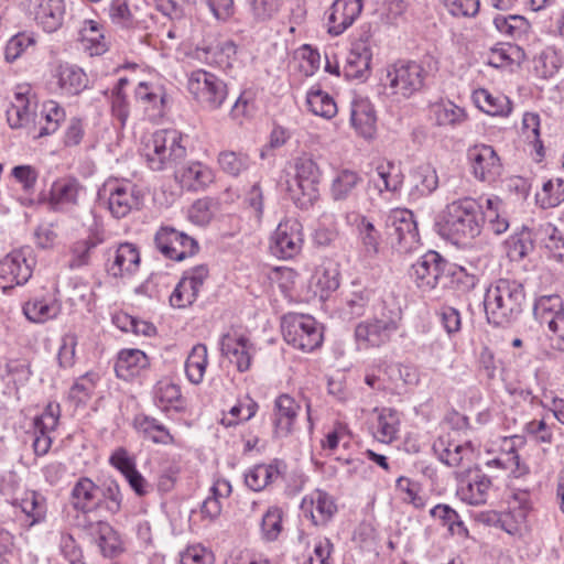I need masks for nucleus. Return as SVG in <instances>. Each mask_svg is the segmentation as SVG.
<instances>
[{"instance_id":"f257e3e1","label":"nucleus","mask_w":564,"mask_h":564,"mask_svg":"<svg viewBox=\"0 0 564 564\" xmlns=\"http://www.w3.org/2000/svg\"><path fill=\"white\" fill-rule=\"evenodd\" d=\"M485 224L481 204L471 197H464L447 204L435 221L437 232L458 245L480 235Z\"/></svg>"},{"instance_id":"f03ea898","label":"nucleus","mask_w":564,"mask_h":564,"mask_svg":"<svg viewBox=\"0 0 564 564\" xmlns=\"http://www.w3.org/2000/svg\"><path fill=\"white\" fill-rule=\"evenodd\" d=\"M525 290L513 279H498L486 290L484 308L488 324L507 328L519 321L525 306Z\"/></svg>"},{"instance_id":"7ed1b4c3","label":"nucleus","mask_w":564,"mask_h":564,"mask_svg":"<svg viewBox=\"0 0 564 564\" xmlns=\"http://www.w3.org/2000/svg\"><path fill=\"white\" fill-rule=\"evenodd\" d=\"M144 151L148 166L158 172L176 169L187 154L184 137L174 129L155 131Z\"/></svg>"},{"instance_id":"20e7f679","label":"nucleus","mask_w":564,"mask_h":564,"mask_svg":"<svg viewBox=\"0 0 564 564\" xmlns=\"http://www.w3.org/2000/svg\"><path fill=\"white\" fill-rule=\"evenodd\" d=\"M427 76L429 72L419 62L399 59L387 67L381 82L389 95L408 99L425 88Z\"/></svg>"},{"instance_id":"39448f33","label":"nucleus","mask_w":564,"mask_h":564,"mask_svg":"<svg viewBox=\"0 0 564 564\" xmlns=\"http://www.w3.org/2000/svg\"><path fill=\"white\" fill-rule=\"evenodd\" d=\"M319 178L321 171L311 156L303 155L296 159L295 176L289 185V192L299 208L308 209L317 202Z\"/></svg>"},{"instance_id":"423d86ee","label":"nucleus","mask_w":564,"mask_h":564,"mask_svg":"<svg viewBox=\"0 0 564 564\" xmlns=\"http://www.w3.org/2000/svg\"><path fill=\"white\" fill-rule=\"evenodd\" d=\"M187 89L207 110L219 109L228 97L227 84L213 73L197 69L191 73Z\"/></svg>"},{"instance_id":"0eeeda50","label":"nucleus","mask_w":564,"mask_h":564,"mask_svg":"<svg viewBox=\"0 0 564 564\" xmlns=\"http://www.w3.org/2000/svg\"><path fill=\"white\" fill-rule=\"evenodd\" d=\"M399 315L393 312H381L372 318L358 323L355 327V338L366 348H379L388 344L399 328Z\"/></svg>"},{"instance_id":"6e6552de","label":"nucleus","mask_w":564,"mask_h":564,"mask_svg":"<svg viewBox=\"0 0 564 564\" xmlns=\"http://www.w3.org/2000/svg\"><path fill=\"white\" fill-rule=\"evenodd\" d=\"M533 316L541 324H546L551 333V346L564 351V306L560 295H542L533 305Z\"/></svg>"},{"instance_id":"1a4fd4ad","label":"nucleus","mask_w":564,"mask_h":564,"mask_svg":"<svg viewBox=\"0 0 564 564\" xmlns=\"http://www.w3.org/2000/svg\"><path fill=\"white\" fill-rule=\"evenodd\" d=\"M282 333L288 344L306 352L319 347L323 340L322 332L318 329L316 321L311 316L293 315L284 317Z\"/></svg>"},{"instance_id":"9d476101","label":"nucleus","mask_w":564,"mask_h":564,"mask_svg":"<svg viewBox=\"0 0 564 564\" xmlns=\"http://www.w3.org/2000/svg\"><path fill=\"white\" fill-rule=\"evenodd\" d=\"M447 265L438 252L430 250L411 265L409 276L421 291L429 292L447 280Z\"/></svg>"},{"instance_id":"9b49d317","label":"nucleus","mask_w":564,"mask_h":564,"mask_svg":"<svg viewBox=\"0 0 564 564\" xmlns=\"http://www.w3.org/2000/svg\"><path fill=\"white\" fill-rule=\"evenodd\" d=\"M304 242L303 226L296 218L281 220L274 230L270 250L280 259H291L300 253Z\"/></svg>"},{"instance_id":"f8f14e48","label":"nucleus","mask_w":564,"mask_h":564,"mask_svg":"<svg viewBox=\"0 0 564 564\" xmlns=\"http://www.w3.org/2000/svg\"><path fill=\"white\" fill-rule=\"evenodd\" d=\"M154 243L165 258L175 261L194 256L199 248L193 237L170 226H163L156 231Z\"/></svg>"},{"instance_id":"ddd939ff","label":"nucleus","mask_w":564,"mask_h":564,"mask_svg":"<svg viewBox=\"0 0 564 564\" xmlns=\"http://www.w3.org/2000/svg\"><path fill=\"white\" fill-rule=\"evenodd\" d=\"M31 249L12 251L0 260V285L3 290L22 285L32 276L34 259Z\"/></svg>"},{"instance_id":"4468645a","label":"nucleus","mask_w":564,"mask_h":564,"mask_svg":"<svg viewBox=\"0 0 564 564\" xmlns=\"http://www.w3.org/2000/svg\"><path fill=\"white\" fill-rule=\"evenodd\" d=\"M388 234L398 241L401 251L408 252L420 242L414 214L405 208L392 209L386 220Z\"/></svg>"},{"instance_id":"2eb2a0df","label":"nucleus","mask_w":564,"mask_h":564,"mask_svg":"<svg viewBox=\"0 0 564 564\" xmlns=\"http://www.w3.org/2000/svg\"><path fill=\"white\" fill-rule=\"evenodd\" d=\"M471 174L481 182L492 183L502 172V164L491 145L476 144L467 150Z\"/></svg>"},{"instance_id":"dca6fc26","label":"nucleus","mask_w":564,"mask_h":564,"mask_svg":"<svg viewBox=\"0 0 564 564\" xmlns=\"http://www.w3.org/2000/svg\"><path fill=\"white\" fill-rule=\"evenodd\" d=\"M142 204V195L135 185L113 184L109 185L108 208L115 218H123L133 209H139Z\"/></svg>"},{"instance_id":"f3484780","label":"nucleus","mask_w":564,"mask_h":564,"mask_svg":"<svg viewBox=\"0 0 564 564\" xmlns=\"http://www.w3.org/2000/svg\"><path fill=\"white\" fill-rule=\"evenodd\" d=\"M29 86H20L7 109V121L12 129L24 128L35 121L36 102L32 100Z\"/></svg>"},{"instance_id":"a211bd4d","label":"nucleus","mask_w":564,"mask_h":564,"mask_svg":"<svg viewBox=\"0 0 564 564\" xmlns=\"http://www.w3.org/2000/svg\"><path fill=\"white\" fill-rule=\"evenodd\" d=\"M362 10L361 0H335L328 14V33L335 36L343 34Z\"/></svg>"},{"instance_id":"6ab92c4d","label":"nucleus","mask_w":564,"mask_h":564,"mask_svg":"<svg viewBox=\"0 0 564 564\" xmlns=\"http://www.w3.org/2000/svg\"><path fill=\"white\" fill-rule=\"evenodd\" d=\"M301 509L305 517H310L314 525H325L336 513L337 506L327 492L315 490L303 498Z\"/></svg>"},{"instance_id":"aec40b11","label":"nucleus","mask_w":564,"mask_h":564,"mask_svg":"<svg viewBox=\"0 0 564 564\" xmlns=\"http://www.w3.org/2000/svg\"><path fill=\"white\" fill-rule=\"evenodd\" d=\"M84 218L83 227H86L87 238L76 242L73 249V267L88 264L90 251L104 241L101 227L93 213L86 212Z\"/></svg>"},{"instance_id":"412c9836","label":"nucleus","mask_w":564,"mask_h":564,"mask_svg":"<svg viewBox=\"0 0 564 564\" xmlns=\"http://www.w3.org/2000/svg\"><path fill=\"white\" fill-rule=\"evenodd\" d=\"M530 509L528 492H516L509 502V511L501 513L499 528L510 535L518 534L527 521Z\"/></svg>"},{"instance_id":"4be33fe9","label":"nucleus","mask_w":564,"mask_h":564,"mask_svg":"<svg viewBox=\"0 0 564 564\" xmlns=\"http://www.w3.org/2000/svg\"><path fill=\"white\" fill-rule=\"evenodd\" d=\"M433 449L440 460L449 467L460 466L464 459H470L473 456V445L470 442L458 443L451 438V435L440 436L433 444Z\"/></svg>"},{"instance_id":"5701e85b","label":"nucleus","mask_w":564,"mask_h":564,"mask_svg":"<svg viewBox=\"0 0 564 564\" xmlns=\"http://www.w3.org/2000/svg\"><path fill=\"white\" fill-rule=\"evenodd\" d=\"M350 122L365 139H371L376 132L377 116L368 98L355 97L350 104Z\"/></svg>"},{"instance_id":"b1692460","label":"nucleus","mask_w":564,"mask_h":564,"mask_svg":"<svg viewBox=\"0 0 564 564\" xmlns=\"http://www.w3.org/2000/svg\"><path fill=\"white\" fill-rule=\"evenodd\" d=\"M236 53L237 46L230 40L202 44L195 50V55L198 59L221 68L231 66V59L236 56Z\"/></svg>"},{"instance_id":"393cba45","label":"nucleus","mask_w":564,"mask_h":564,"mask_svg":"<svg viewBox=\"0 0 564 564\" xmlns=\"http://www.w3.org/2000/svg\"><path fill=\"white\" fill-rule=\"evenodd\" d=\"M34 19L44 31L55 32L63 23L64 0H31Z\"/></svg>"},{"instance_id":"a878e982","label":"nucleus","mask_w":564,"mask_h":564,"mask_svg":"<svg viewBox=\"0 0 564 564\" xmlns=\"http://www.w3.org/2000/svg\"><path fill=\"white\" fill-rule=\"evenodd\" d=\"M301 406L289 394H280L274 401V429L278 436H286L292 432Z\"/></svg>"},{"instance_id":"bb28decb","label":"nucleus","mask_w":564,"mask_h":564,"mask_svg":"<svg viewBox=\"0 0 564 564\" xmlns=\"http://www.w3.org/2000/svg\"><path fill=\"white\" fill-rule=\"evenodd\" d=\"M175 178L181 186L187 191H198L205 188L214 181L213 171L199 163L193 162L187 165L175 169Z\"/></svg>"},{"instance_id":"cd10ccee","label":"nucleus","mask_w":564,"mask_h":564,"mask_svg":"<svg viewBox=\"0 0 564 564\" xmlns=\"http://www.w3.org/2000/svg\"><path fill=\"white\" fill-rule=\"evenodd\" d=\"M251 344L248 338L240 336L234 338L230 335H224L220 340V350L230 362L235 364L240 372L247 371L251 365L250 355Z\"/></svg>"},{"instance_id":"c85d7f7f","label":"nucleus","mask_w":564,"mask_h":564,"mask_svg":"<svg viewBox=\"0 0 564 564\" xmlns=\"http://www.w3.org/2000/svg\"><path fill=\"white\" fill-rule=\"evenodd\" d=\"M57 420L58 417L55 415L52 404H50L41 415L35 416L33 422L34 440L32 446L37 456L45 455L48 452L52 440L47 435V432L55 429Z\"/></svg>"},{"instance_id":"c756f323","label":"nucleus","mask_w":564,"mask_h":564,"mask_svg":"<svg viewBox=\"0 0 564 564\" xmlns=\"http://www.w3.org/2000/svg\"><path fill=\"white\" fill-rule=\"evenodd\" d=\"M100 489L88 478H80L73 488V508L83 514L95 511L100 502Z\"/></svg>"},{"instance_id":"7c9ffc66","label":"nucleus","mask_w":564,"mask_h":564,"mask_svg":"<svg viewBox=\"0 0 564 564\" xmlns=\"http://www.w3.org/2000/svg\"><path fill=\"white\" fill-rule=\"evenodd\" d=\"M140 263V254L132 243H121L113 252V261L108 267L112 276H121L124 273L134 272Z\"/></svg>"},{"instance_id":"2f4dec72","label":"nucleus","mask_w":564,"mask_h":564,"mask_svg":"<svg viewBox=\"0 0 564 564\" xmlns=\"http://www.w3.org/2000/svg\"><path fill=\"white\" fill-rule=\"evenodd\" d=\"M370 48L367 47L364 43H356L347 55L344 74L347 78H366L370 69Z\"/></svg>"},{"instance_id":"473e14b6","label":"nucleus","mask_w":564,"mask_h":564,"mask_svg":"<svg viewBox=\"0 0 564 564\" xmlns=\"http://www.w3.org/2000/svg\"><path fill=\"white\" fill-rule=\"evenodd\" d=\"M133 425L143 437L155 444L169 445L174 443V437L166 426L152 416L138 414L134 417Z\"/></svg>"},{"instance_id":"72a5a7b5","label":"nucleus","mask_w":564,"mask_h":564,"mask_svg":"<svg viewBox=\"0 0 564 564\" xmlns=\"http://www.w3.org/2000/svg\"><path fill=\"white\" fill-rule=\"evenodd\" d=\"M149 359L139 349H127L119 352L115 370L119 378L128 379L137 376L141 369L147 368Z\"/></svg>"},{"instance_id":"f704fd0d","label":"nucleus","mask_w":564,"mask_h":564,"mask_svg":"<svg viewBox=\"0 0 564 564\" xmlns=\"http://www.w3.org/2000/svg\"><path fill=\"white\" fill-rule=\"evenodd\" d=\"M535 240L543 245L554 258L564 259V232L550 223L534 227Z\"/></svg>"},{"instance_id":"c9c22d12","label":"nucleus","mask_w":564,"mask_h":564,"mask_svg":"<svg viewBox=\"0 0 564 564\" xmlns=\"http://www.w3.org/2000/svg\"><path fill=\"white\" fill-rule=\"evenodd\" d=\"M339 288L336 269L318 268L310 280V290L321 301H326Z\"/></svg>"},{"instance_id":"e433bc0d","label":"nucleus","mask_w":564,"mask_h":564,"mask_svg":"<svg viewBox=\"0 0 564 564\" xmlns=\"http://www.w3.org/2000/svg\"><path fill=\"white\" fill-rule=\"evenodd\" d=\"M378 413L376 437L383 443H390L397 438L400 425L398 411L391 408L375 409Z\"/></svg>"},{"instance_id":"4c0bfd02","label":"nucleus","mask_w":564,"mask_h":564,"mask_svg":"<svg viewBox=\"0 0 564 564\" xmlns=\"http://www.w3.org/2000/svg\"><path fill=\"white\" fill-rule=\"evenodd\" d=\"M361 181V176L356 171L348 169L338 171L330 186L332 198L335 202L348 199Z\"/></svg>"},{"instance_id":"58836bf2","label":"nucleus","mask_w":564,"mask_h":564,"mask_svg":"<svg viewBox=\"0 0 564 564\" xmlns=\"http://www.w3.org/2000/svg\"><path fill=\"white\" fill-rule=\"evenodd\" d=\"M352 221L357 226L358 237L368 254H376L379 250L381 235L375 225L366 217L359 214H351ZM350 220V216H348Z\"/></svg>"},{"instance_id":"ea45409f","label":"nucleus","mask_w":564,"mask_h":564,"mask_svg":"<svg viewBox=\"0 0 564 564\" xmlns=\"http://www.w3.org/2000/svg\"><path fill=\"white\" fill-rule=\"evenodd\" d=\"M207 276L208 268L205 264H199L186 270L176 286L187 300L195 302Z\"/></svg>"},{"instance_id":"a19ab883","label":"nucleus","mask_w":564,"mask_h":564,"mask_svg":"<svg viewBox=\"0 0 564 564\" xmlns=\"http://www.w3.org/2000/svg\"><path fill=\"white\" fill-rule=\"evenodd\" d=\"M414 186L411 195L414 197L429 196L438 187L436 170L430 164L417 166L413 172Z\"/></svg>"},{"instance_id":"79ce46f5","label":"nucleus","mask_w":564,"mask_h":564,"mask_svg":"<svg viewBox=\"0 0 564 564\" xmlns=\"http://www.w3.org/2000/svg\"><path fill=\"white\" fill-rule=\"evenodd\" d=\"M207 364V347L204 344L195 345L185 361V372L192 383L203 381Z\"/></svg>"},{"instance_id":"37998d69","label":"nucleus","mask_w":564,"mask_h":564,"mask_svg":"<svg viewBox=\"0 0 564 564\" xmlns=\"http://www.w3.org/2000/svg\"><path fill=\"white\" fill-rule=\"evenodd\" d=\"M534 228L523 227L520 232L510 237L507 241L508 256L513 261H520L534 249Z\"/></svg>"},{"instance_id":"c03bdc74","label":"nucleus","mask_w":564,"mask_h":564,"mask_svg":"<svg viewBox=\"0 0 564 564\" xmlns=\"http://www.w3.org/2000/svg\"><path fill=\"white\" fill-rule=\"evenodd\" d=\"M78 35V42L91 56L100 55L106 51V44L102 42L104 35L97 22L93 20L85 21V25L79 30Z\"/></svg>"},{"instance_id":"a18cd8bd","label":"nucleus","mask_w":564,"mask_h":564,"mask_svg":"<svg viewBox=\"0 0 564 564\" xmlns=\"http://www.w3.org/2000/svg\"><path fill=\"white\" fill-rule=\"evenodd\" d=\"M478 107L491 116H508L512 111V104L506 96H492L488 90L480 89L476 93Z\"/></svg>"},{"instance_id":"49530a36","label":"nucleus","mask_w":564,"mask_h":564,"mask_svg":"<svg viewBox=\"0 0 564 564\" xmlns=\"http://www.w3.org/2000/svg\"><path fill=\"white\" fill-rule=\"evenodd\" d=\"M310 110L319 117L330 119L337 113V106L333 97L322 89L312 88L306 96Z\"/></svg>"},{"instance_id":"de8ad7c7","label":"nucleus","mask_w":564,"mask_h":564,"mask_svg":"<svg viewBox=\"0 0 564 564\" xmlns=\"http://www.w3.org/2000/svg\"><path fill=\"white\" fill-rule=\"evenodd\" d=\"M373 292L358 283H352V290L345 299V310L351 317H358L365 314Z\"/></svg>"},{"instance_id":"09e8293b","label":"nucleus","mask_w":564,"mask_h":564,"mask_svg":"<svg viewBox=\"0 0 564 564\" xmlns=\"http://www.w3.org/2000/svg\"><path fill=\"white\" fill-rule=\"evenodd\" d=\"M431 517L438 519L444 527H447L451 534L462 536L468 535V530L460 520L458 513L448 505H436L430 510Z\"/></svg>"},{"instance_id":"8fccbe9b","label":"nucleus","mask_w":564,"mask_h":564,"mask_svg":"<svg viewBox=\"0 0 564 564\" xmlns=\"http://www.w3.org/2000/svg\"><path fill=\"white\" fill-rule=\"evenodd\" d=\"M219 207L217 199L204 197L195 200L188 208L187 217L197 226H206L214 218Z\"/></svg>"},{"instance_id":"3c124183","label":"nucleus","mask_w":564,"mask_h":564,"mask_svg":"<svg viewBox=\"0 0 564 564\" xmlns=\"http://www.w3.org/2000/svg\"><path fill=\"white\" fill-rule=\"evenodd\" d=\"M434 116L438 126H460L466 121L465 110L452 101H443L434 107Z\"/></svg>"},{"instance_id":"603ef678","label":"nucleus","mask_w":564,"mask_h":564,"mask_svg":"<svg viewBox=\"0 0 564 564\" xmlns=\"http://www.w3.org/2000/svg\"><path fill=\"white\" fill-rule=\"evenodd\" d=\"M278 473L272 465H257L246 473L245 482L251 490L260 491L272 481Z\"/></svg>"},{"instance_id":"864d4df0","label":"nucleus","mask_w":564,"mask_h":564,"mask_svg":"<svg viewBox=\"0 0 564 564\" xmlns=\"http://www.w3.org/2000/svg\"><path fill=\"white\" fill-rule=\"evenodd\" d=\"M21 510L31 519V524H35L44 519L46 508L42 496L35 491H28L17 503Z\"/></svg>"},{"instance_id":"5fc2aeb1","label":"nucleus","mask_w":564,"mask_h":564,"mask_svg":"<svg viewBox=\"0 0 564 564\" xmlns=\"http://www.w3.org/2000/svg\"><path fill=\"white\" fill-rule=\"evenodd\" d=\"M218 163L225 173L231 176H238L249 169L251 160L249 155L245 153L225 151L219 154Z\"/></svg>"},{"instance_id":"6e6d98bb","label":"nucleus","mask_w":564,"mask_h":564,"mask_svg":"<svg viewBox=\"0 0 564 564\" xmlns=\"http://www.w3.org/2000/svg\"><path fill=\"white\" fill-rule=\"evenodd\" d=\"M376 172L380 183H377L376 180H373V182L380 192L383 189L397 192L401 187L403 176L397 171L393 163L388 162L387 164H380L377 166Z\"/></svg>"},{"instance_id":"4d7b16f0","label":"nucleus","mask_w":564,"mask_h":564,"mask_svg":"<svg viewBox=\"0 0 564 564\" xmlns=\"http://www.w3.org/2000/svg\"><path fill=\"white\" fill-rule=\"evenodd\" d=\"M65 110L54 100L43 104L41 117L45 119L46 124L41 128L40 137L55 132L59 123L65 119Z\"/></svg>"},{"instance_id":"13d9d810","label":"nucleus","mask_w":564,"mask_h":564,"mask_svg":"<svg viewBox=\"0 0 564 564\" xmlns=\"http://www.w3.org/2000/svg\"><path fill=\"white\" fill-rule=\"evenodd\" d=\"M23 313L28 319L34 323H44L56 316L57 307L50 305L44 300L34 299L23 305Z\"/></svg>"},{"instance_id":"bf43d9fd","label":"nucleus","mask_w":564,"mask_h":564,"mask_svg":"<svg viewBox=\"0 0 564 564\" xmlns=\"http://www.w3.org/2000/svg\"><path fill=\"white\" fill-rule=\"evenodd\" d=\"M282 510L270 507L262 517L261 532L267 541H275L282 531Z\"/></svg>"},{"instance_id":"052dcab7","label":"nucleus","mask_w":564,"mask_h":564,"mask_svg":"<svg viewBox=\"0 0 564 564\" xmlns=\"http://www.w3.org/2000/svg\"><path fill=\"white\" fill-rule=\"evenodd\" d=\"M500 200L495 198L486 199V210H482L485 216V221H487L488 229L491 230L496 235H501L509 228V223L507 218L501 217L498 213V206Z\"/></svg>"},{"instance_id":"680f3d73","label":"nucleus","mask_w":564,"mask_h":564,"mask_svg":"<svg viewBox=\"0 0 564 564\" xmlns=\"http://www.w3.org/2000/svg\"><path fill=\"white\" fill-rule=\"evenodd\" d=\"M181 389L171 382H160L155 391L156 404L166 410L169 406L177 409L176 403L181 401Z\"/></svg>"},{"instance_id":"e2e57ef3","label":"nucleus","mask_w":564,"mask_h":564,"mask_svg":"<svg viewBox=\"0 0 564 564\" xmlns=\"http://www.w3.org/2000/svg\"><path fill=\"white\" fill-rule=\"evenodd\" d=\"M75 520V525L82 528V530L91 538V541L96 543L106 534L104 527H111L108 522L91 519L88 514H77Z\"/></svg>"},{"instance_id":"0e129e2a","label":"nucleus","mask_w":564,"mask_h":564,"mask_svg":"<svg viewBox=\"0 0 564 564\" xmlns=\"http://www.w3.org/2000/svg\"><path fill=\"white\" fill-rule=\"evenodd\" d=\"M282 0H251V13L258 22L271 20L282 7Z\"/></svg>"},{"instance_id":"69168bd1","label":"nucleus","mask_w":564,"mask_h":564,"mask_svg":"<svg viewBox=\"0 0 564 564\" xmlns=\"http://www.w3.org/2000/svg\"><path fill=\"white\" fill-rule=\"evenodd\" d=\"M70 202V181L62 180L53 183L50 193V205L54 210H62Z\"/></svg>"},{"instance_id":"338daca9","label":"nucleus","mask_w":564,"mask_h":564,"mask_svg":"<svg viewBox=\"0 0 564 564\" xmlns=\"http://www.w3.org/2000/svg\"><path fill=\"white\" fill-rule=\"evenodd\" d=\"M99 497L106 503V509L111 513H118L121 509L122 495L120 487L115 480L106 484L104 489H100Z\"/></svg>"},{"instance_id":"774afa93","label":"nucleus","mask_w":564,"mask_h":564,"mask_svg":"<svg viewBox=\"0 0 564 564\" xmlns=\"http://www.w3.org/2000/svg\"><path fill=\"white\" fill-rule=\"evenodd\" d=\"M333 549L334 545L329 539H318L314 544L313 554L308 555L302 564H333L330 558Z\"/></svg>"}]
</instances>
